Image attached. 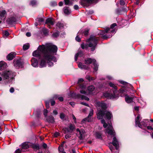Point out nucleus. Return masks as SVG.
<instances>
[{
    "instance_id": "nucleus-1",
    "label": "nucleus",
    "mask_w": 153,
    "mask_h": 153,
    "mask_svg": "<svg viewBox=\"0 0 153 153\" xmlns=\"http://www.w3.org/2000/svg\"><path fill=\"white\" fill-rule=\"evenodd\" d=\"M54 50H51L50 52L47 51L44 52V54L43 55L42 58L40 60L39 64V67L43 68L45 67L48 63V65L51 66L53 65V63L51 61L54 62L56 61V58L54 56L56 54L57 50V48L55 47Z\"/></svg>"
},
{
    "instance_id": "nucleus-2",
    "label": "nucleus",
    "mask_w": 153,
    "mask_h": 153,
    "mask_svg": "<svg viewBox=\"0 0 153 153\" xmlns=\"http://www.w3.org/2000/svg\"><path fill=\"white\" fill-rule=\"evenodd\" d=\"M96 105L98 110V112L97 113V117L99 119H102L105 115L108 119H110L111 118L112 115L110 112L107 111H103L101 110H99L100 108L102 110H105L106 108V105L105 103L103 102H98L97 103Z\"/></svg>"
},
{
    "instance_id": "nucleus-3",
    "label": "nucleus",
    "mask_w": 153,
    "mask_h": 153,
    "mask_svg": "<svg viewBox=\"0 0 153 153\" xmlns=\"http://www.w3.org/2000/svg\"><path fill=\"white\" fill-rule=\"evenodd\" d=\"M55 47L57 48L56 46L52 45L51 43H46L45 45H40L36 50L33 52V55L35 57H38L40 56L42 53L44 55V52L46 51L50 52L51 50H54L53 48Z\"/></svg>"
},
{
    "instance_id": "nucleus-4",
    "label": "nucleus",
    "mask_w": 153,
    "mask_h": 153,
    "mask_svg": "<svg viewBox=\"0 0 153 153\" xmlns=\"http://www.w3.org/2000/svg\"><path fill=\"white\" fill-rule=\"evenodd\" d=\"M101 123L103 124V126L105 128L108 127L105 130V132L106 134H108V137L109 135H114V131L112 125H108L106 123L104 119H102L101 120Z\"/></svg>"
},
{
    "instance_id": "nucleus-5",
    "label": "nucleus",
    "mask_w": 153,
    "mask_h": 153,
    "mask_svg": "<svg viewBox=\"0 0 153 153\" xmlns=\"http://www.w3.org/2000/svg\"><path fill=\"white\" fill-rule=\"evenodd\" d=\"M109 85L110 87H112L114 89V90L113 91V94L106 93L104 94V96L108 99H111L116 98L117 97L116 94L117 89V86L112 82H109Z\"/></svg>"
},
{
    "instance_id": "nucleus-6",
    "label": "nucleus",
    "mask_w": 153,
    "mask_h": 153,
    "mask_svg": "<svg viewBox=\"0 0 153 153\" xmlns=\"http://www.w3.org/2000/svg\"><path fill=\"white\" fill-rule=\"evenodd\" d=\"M98 39L95 37H91L88 39L89 43L88 44L89 47L91 48L92 51H94L95 49L97 43Z\"/></svg>"
},
{
    "instance_id": "nucleus-7",
    "label": "nucleus",
    "mask_w": 153,
    "mask_h": 153,
    "mask_svg": "<svg viewBox=\"0 0 153 153\" xmlns=\"http://www.w3.org/2000/svg\"><path fill=\"white\" fill-rule=\"evenodd\" d=\"M2 76L5 79H13L15 76V73L10 71H6L1 74Z\"/></svg>"
},
{
    "instance_id": "nucleus-8",
    "label": "nucleus",
    "mask_w": 153,
    "mask_h": 153,
    "mask_svg": "<svg viewBox=\"0 0 153 153\" xmlns=\"http://www.w3.org/2000/svg\"><path fill=\"white\" fill-rule=\"evenodd\" d=\"M139 117V116H138L135 119L136 126H138L142 129L141 132L144 135H148L150 133V132L146 129V128H144L143 126L141 125V124L138 120Z\"/></svg>"
},
{
    "instance_id": "nucleus-9",
    "label": "nucleus",
    "mask_w": 153,
    "mask_h": 153,
    "mask_svg": "<svg viewBox=\"0 0 153 153\" xmlns=\"http://www.w3.org/2000/svg\"><path fill=\"white\" fill-rule=\"evenodd\" d=\"M120 92L121 94V96H123L124 95L126 96L125 98V100L126 102L128 103H130L133 101V98L132 97H130L126 95V92L125 88H122L120 90Z\"/></svg>"
},
{
    "instance_id": "nucleus-10",
    "label": "nucleus",
    "mask_w": 153,
    "mask_h": 153,
    "mask_svg": "<svg viewBox=\"0 0 153 153\" xmlns=\"http://www.w3.org/2000/svg\"><path fill=\"white\" fill-rule=\"evenodd\" d=\"M115 31L114 29H113L109 28H107L105 30V31L102 32L101 33V37L104 39H107V38H110L112 36V35L111 36H107L106 35H105V33H114Z\"/></svg>"
},
{
    "instance_id": "nucleus-11",
    "label": "nucleus",
    "mask_w": 153,
    "mask_h": 153,
    "mask_svg": "<svg viewBox=\"0 0 153 153\" xmlns=\"http://www.w3.org/2000/svg\"><path fill=\"white\" fill-rule=\"evenodd\" d=\"M98 0H81L80 3L84 6H88L89 4L93 3H96Z\"/></svg>"
},
{
    "instance_id": "nucleus-12",
    "label": "nucleus",
    "mask_w": 153,
    "mask_h": 153,
    "mask_svg": "<svg viewBox=\"0 0 153 153\" xmlns=\"http://www.w3.org/2000/svg\"><path fill=\"white\" fill-rule=\"evenodd\" d=\"M138 116H139V117L138 120L141 124V125H142L144 128H146V126L148 125V123H149V120L148 119H143L141 122H140L141 118H140L141 117L140 114H138L136 118Z\"/></svg>"
},
{
    "instance_id": "nucleus-13",
    "label": "nucleus",
    "mask_w": 153,
    "mask_h": 153,
    "mask_svg": "<svg viewBox=\"0 0 153 153\" xmlns=\"http://www.w3.org/2000/svg\"><path fill=\"white\" fill-rule=\"evenodd\" d=\"M93 110H91L90 112L88 117L83 119L82 120V122L83 123L84 121H87L88 122H91L92 120L91 117L93 115Z\"/></svg>"
},
{
    "instance_id": "nucleus-14",
    "label": "nucleus",
    "mask_w": 153,
    "mask_h": 153,
    "mask_svg": "<svg viewBox=\"0 0 153 153\" xmlns=\"http://www.w3.org/2000/svg\"><path fill=\"white\" fill-rule=\"evenodd\" d=\"M13 64L16 67L19 68L22 65V63L20 60L18 59H16L14 60Z\"/></svg>"
},
{
    "instance_id": "nucleus-15",
    "label": "nucleus",
    "mask_w": 153,
    "mask_h": 153,
    "mask_svg": "<svg viewBox=\"0 0 153 153\" xmlns=\"http://www.w3.org/2000/svg\"><path fill=\"white\" fill-rule=\"evenodd\" d=\"M115 135V132H114V135H111L112 136H114V137L113 138V141L111 143L114 146L116 147L117 149V147L118 145V142L116 139V137L114 136Z\"/></svg>"
},
{
    "instance_id": "nucleus-16",
    "label": "nucleus",
    "mask_w": 153,
    "mask_h": 153,
    "mask_svg": "<svg viewBox=\"0 0 153 153\" xmlns=\"http://www.w3.org/2000/svg\"><path fill=\"white\" fill-rule=\"evenodd\" d=\"M96 62V60L95 59H91L90 58L86 59L85 60V63L86 64H90L91 63H92L93 64Z\"/></svg>"
},
{
    "instance_id": "nucleus-17",
    "label": "nucleus",
    "mask_w": 153,
    "mask_h": 153,
    "mask_svg": "<svg viewBox=\"0 0 153 153\" xmlns=\"http://www.w3.org/2000/svg\"><path fill=\"white\" fill-rule=\"evenodd\" d=\"M76 131L78 132L79 133V134L80 136L79 137V138L80 140H82L84 134L85 133V131L83 129H81L80 130L79 128L76 129Z\"/></svg>"
},
{
    "instance_id": "nucleus-18",
    "label": "nucleus",
    "mask_w": 153,
    "mask_h": 153,
    "mask_svg": "<svg viewBox=\"0 0 153 153\" xmlns=\"http://www.w3.org/2000/svg\"><path fill=\"white\" fill-rule=\"evenodd\" d=\"M55 21L54 19L53 18H49L47 19L45 23L49 25L50 24L51 25H53L54 24Z\"/></svg>"
},
{
    "instance_id": "nucleus-19",
    "label": "nucleus",
    "mask_w": 153,
    "mask_h": 153,
    "mask_svg": "<svg viewBox=\"0 0 153 153\" xmlns=\"http://www.w3.org/2000/svg\"><path fill=\"white\" fill-rule=\"evenodd\" d=\"M31 65L34 67L38 66V62L37 60L34 58H33L31 60Z\"/></svg>"
},
{
    "instance_id": "nucleus-20",
    "label": "nucleus",
    "mask_w": 153,
    "mask_h": 153,
    "mask_svg": "<svg viewBox=\"0 0 153 153\" xmlns=\"http://www.w3.org/2000/svg\"><path fill=\"white\" fill-rule=\"evenodd\" d=\"M15 55L16 53L15 52H11L7 56V58L9 60H11L15 57Z\"/></svg>"
},
{
    "instance_id": "nucleus-21",
    "label": "nucleus",
    "mask_w": 153,
    "mask_h": 153,
    "mask_svg": "<svg viewBox=\"0 0 153 153\" xmlns=\"http://www.w3.org/2000/svg\"><path fill=\"white\" fill-rule=\"evenodd\" d=\"M30 146L35 151H36L39 149V145L38 144L30 143Z\"/></svg>"
},
{
    "instance_id": "nucleus-22",
    "label": "nucleus",
    "mask_w": 153,
    "mask_h": 153,
    "mask_svg": "<svg viewBox=\"0 0 153 153\" xmlns=\"http://www.w3.org/2000/svg\"><path fill=\"white\" fill-rule=\"evenodd\" d=\"M63 11L65 15H68L71 13V10L68 7H65L64 8Z\"/></svg>"
},
{
    "instance_id": "nucleus-23",
    "label": "nucleus",
    "mask_w": 153,
    "mask_h": 153,
    "mask_svg": "<svg viewBox=\"0 0 153 153\" xmlns=\"http://www.w3.org/2000/svg\"><path fill=\"white\" fill-rule=\"evenodd\" d=\"M47 121L50 123H53L54 122V118L52 116H49L46 118Z\"/></svg>"
},
{
    "instance_id": "nucleus-24",
    "label": "nucleus",
    "mask_w": 153,
    "mask_h": 153,
    "mask_svg": "<svg viewBox=\"0 0 153 153\" xmlns=\"http://www.w3.org/2000/svg\"><path fill=\"white\" fill-rule=\"evenodd\" d=\"M83 55L82 52L80 51H78L75 54V59L76 61H77L78 57L79 56H81Z\"/></svg>"
},
{
    "instance_id": "nucleus-25",
    "label": "nucleus",
    "mask_w": 153,
    "mask_h": 153,
    "mask_svg": "<svg viewBox=\"0 0 153 153\" xmlns=\"http://www.w3.org/2000/svg\"><path fill=\"white\" fill-rule=\"evenodd\" d=\"M30 147V144L29 145L28 143H25L22 144V148L23 149H26Z\"/></svg>"
},
{
    "instance_id": "nucleus-26",
    "label": "nucleus",
    "mask_w": 153,
    "mask_h": 153,
    "mask_svg": "<svg viewBox=\"0 0 153 153\" xmlns=\"http://www.w3.org/2000/svg\"><path fill=\"white\" fill-rule=\"evenodd\" d=\"M79 67L81 69H87L88 68V67L85 65H83L82 63H79L78 65Z\"/></svg>"
},
{
    "instance_id": "nucleus-27",
    "label": "nucleus",
    "mask_w": 153,
    "mask_h": 153,
    "mask_svg": "<svg viewBox=\"0 0 153 153\" xmlns=\"http://www.w3.org/2000/svg\"><path fill=\"white\" fill-rule=\"evenodd\" d=\"M6 65V64L4 62H0V70H3Z\"/></svg>"
},
{
    "instance_id": "nucleus-28",
    "label": "nucleus",
    "mask_w": 153,
    "mask_h": 153,
    "mask_svg": "<svg viewBox=\"0 0 153 153\" xmlns=\"http://www.w3.org/2000/svg\"><path fill=\"white\" fill-rule=\"evenodd\" d=\"M6 11L4 10L0 11V20L2 19V18L4 17L5 15L6 14Z\"/></svg>"
},
{
    "instance_id": "nucleus-29",
    "label": "nucleus",
    "mask_w": 153,
    "mask_h": 153,
    "mask_svg": "<svg viewBox=\"0 0 153 153\" xmlns=\"http://www.w3.org/2000/svg\"><path fill=\"white\" fill-rule=\"evenodd\" d=\"M80 88H82L80 91V93L82 94H87L86 92L85 91V87H82V85H80Z\"/></svg>"
},
{
    "instance_id": "nucleus-30",
    "label": "nucleus",
    "mask_w": 153,
    "mask_h": 153,
    "mask_svg": "<svg viewBox=\"0 0 153 153\" xmlns=\"http://www.w3.org/2000/svg\"><path fill=\"white\" fill-rule=\"evenodd\" d=\"M36 20L38 22L39 24H41L42 22L44 21V19L41 18H37Z\"/></svg>"
},
{
    "instance_id": "nucleus-31",
    "label": "nucleus",
    "mask_w": 153,
    "mask_h": 153,
    "mask_svg": "<svg viewBox=\"0 0 153 153\" xmlns=\"http://www.w3.org/2000/svg\"><path fill=\"white\" fill-rule=\"evenodd\" d=\"M95 136L98 138L101 139L102 138V134L100 132H96L95 133Z\"/></svg>"
},
{
    "instance_id": "nucleus-32",
    "label": "nucleus",
    "mask_w": 153,
    "mask_h": 153,
    "mask_svg": "<svg viewBox=\"0 0 153 153\" xmlns=\"http://www.w3.org/2000/svg\"><path fill=\"white\" fill-rule=\"evenodd\" d=\"M94 88H95L94 86L91 85L88 87V90L89 91L92 92L94 90Z\"/></svg>"
},
{
    "instance_id": "nucleus-33",
    "label": "nucleus",
    "mask_w": 153,
    "mask_h": 153,
    "mask_svg": "<svg viewBox=\"0 0 153 153\" xmlns=\"http://www.w3.org/2000/svg\"><path fill=\"white\" fill-rule=\"evenodd\" d=\"M93 64L94 65V70L93 71V72H96L97 70L98 66L96 62H94V63H93Z\"/></svg>"
},
{
    "instance_id": "nucleus-34",
    "label": "nucleus",
    "mask_w": 153,
    "mask_h": 153,
    "mask_svg": "<svg viewBox=\"0 0 153 153\" xmlns=\"http://www.w3.org/2000/svg\"><path fill=\"white\" fill-rule=\"evenodd\" d=\"M30 46L29 44H27L24 45L23 46V49L24 50H27L28 49Z\"/></svg>"
},
{
    "instance_id": "nucleus-35",
    "label": "nucleus",
    "mask_w": 153,
    "mask_h": 153,
    "mask_svg": "<svg viewBox=\"0 0 153 153\" xmlns=\"http://www.w3.org/2000/svg\"><path fill=\"white\" fill-rule=\"evenodd\" d=\"M80 96V97L81 98V99H82V100H87V101H88L89 100V98H88V97L85 96H83V95H79Z\"/></svg>"
},
{
    "instance_id": "nucleus-36",
    "label": "nucleus",
    "mask_w": 153,
    "mask_h": 153,
    "mask_svg": "<svg viewBox=\"0 0 153 153\" xmlns=\"http://www.w3.org/2000/svg\"><path fill=\"white\" fill-rule=\"evenodd\" d=\"M75 126L74 125L70 124L69 126V128L70 130L71 131H73L75 128Z\"/></svg>"
},
{
    "instance_id": "nucleus-37",
    "label": "nucleus",
    "mask_w": 153,
    "mask_h": 153,
    "mask_svg": "<svg viewBox=\"0 0 153 153\" xmlns=\"http://www.w3.org/2000/svg\"><path fill=\"white\" fill-rule=\"evenodd\" d=\"M56 25L60 28L63 27L64 26L63 24L60 22H58L57 24Z\"/></svg>"
},
{
    "instance_id": "nucleus-38",
    "label": "nucleus",
    "mask_w": 153,
    "mask_h": 153,
    "mask_svg": "<svg viewBox=\"0 0 153 153\" xmlns=\"http://www.w3.org/2000/svg\"><path fill=\"white\" fill-rule=\"evenodd\" d=\"M36 1L32 0L30 1V4L32 6H34L36 5Z\"/></svg>"
},
{
    "instance_id": "nucleus-39",
    "label": "nucleus",
    "mask_w": 153,
    "mask_h": 153,
    "mask_svg": "<svg viewBox=\"0 0 153 153\" xmlns=\"http://www.w3.org/2000/svg\"><path fill=\"white\" fill-rule=\"evenodd\" d=\"M65 114L64 113H62L60 114V118L61 119H64L65 117Z\"/></svg>"
},
{
    "instance_id": "nucleus-40",
    "label": "nucleus",
    "mask_w": 153,
    "mask_h": 153,
    "mask_svg": "<svg viewBox=\"0 0 153 153\" xmlns=\"http://www.w3.org/2000/svg\"><path fill=\"white\" fill-rule=\"evenodd\" d=\"M59 149L60 152H62L63 151V146L62 145H61L59 147Z\"/></svg>"
},
{
    "instance_id": "nucleus-41",
    "label": "nucleus",
    "mask_w": 153,
    "mask_h": 153,
    "mask_svg": "<svg viewBox=\"0 0 153 153\" xmlns=\"http://www.w3.org/2000/svg\"><path fill=\"white\" fill-rule=\"evenodd\" d=\"M86 78L87 79H88L89 81L94 79H93V78L92 77L89 76H86Z\"/></svg>"
},
{
    "instance_id": "nucleus-42",
    "label": "nucleus",
    "mask_w": 153,
    "mask_h": 153,
    "mask_svg": "<svg viewBox=\"0 0 153 153\" xmlns=\"http://www.w3.org/2000/svg\"><path fill=\"white\" fill-rule=\"evenodd\" d=\"M89 30L86 29L84 32V34L85 36H86L88 35L89 33Z\"/></svg>"
},
{
    "instance_id": "nucleus-43",
    "label": "nucleus",
    "mask_w": 153,
    "mask_h": 153,
    "mask_svg": "<svg viewBox=\"0 0 153 153\" xmlns=\"http://www.w3.org/2000/svg\"><path fill=\"white\" fill-rule=\"evenodd\" d=\"M48 111L47 110L45 109L44 111V115L45 117H46L47 115V113H48Z\"/></svg>"
},
{
    "instance_id": "nucleus-44",
    "label": "nucleus",
    "mask_w": 153,
    "mask_h": 153,
    "mask_svg": "<svg viewBox=\"0 0 153 153\" xmlns=\"http://www.w3.org/2000/svg\"><path fill=\"white\" fill-rule=\"evenodd\" d=\"M65 4L66 5H69L70 4V1L69 0H64Z\"/></svg>"
},
{
    "instance_id": "nucleus-45",
    "label": "nucleus",
    "mask_w": 153,
    "mask_h": 153,
    "mask_svg": "<svg viewBox=\"0 0 153 153\" xmlns=\"http://www.w3.org/2000/svg\"><path fill=\"white\" fill-rule=\"evenodd\" d=\"M59 36V34L58 33H53L52 34V36L54 37H57Z\"/></svg>"
},
{
    "instance_id": "nucleus-46",
    "label": "nucleus",
    "mask_w": 153,
    "mask_h": 153,
    "mask_svg": "<svg viewBox=\"0 0 153 153\" xmlns=\"http://www.w3.org/2000/svg\"><path fill=\"white\" fill-rule=\"evenodd\" d=\"M139 101V100L138 97L134 96V103H135V102H140Z\"/></svg>"
},
{
    "instance_id": "nucleus-47",
    "label": "nucleus",
    "mask_w": 153,
    "mask_h": 153,
    "mask_svg": "<svg viewBox=\"0 0 153 153\" xmlns=\"http://www.w3.org/2000/svg\"><path fill=\"white\" fill-rule=\"evenodd\" d=\"M120 4L121 5H124L125 4V3L123 0H120Z\"/></svg>"
},
{
    "instance_id": "nucleus-48",
    "label": "nucleus",
    "mask_w": 153,
    "mask_h": 153,
    "mask_svg": "<svg viewBox=\"0 0 153 153\" xmlns=\"http://www.w3.org/2000/svg\"><path fill=\"white\" fill-rule=\"evenodd\" d=\"M146 128H147V129L148 130H153V128L151 126H150L147 125V126H146Z\"/></svg>"
},
{
    "instance_id": "nucleus-49",
    "label": "nucleus",
    "mask_w": 153,
    "mask_h": 153,
    "mask_svg": "<svg viewBox=\"0 0 153 153\" xmlns=\"http://www.w3.org/2000/svg\"><path fill=\"white\" fill-rule=\"evenodd\" d=\"M117 25V24L116 23H113L110 26L111 29H112L114 27Z\"/></svg>"
},
{
    "instance_id": "nucleus-50",
    "label": "nucleus",
    "mask_w": 153,
    "mask_h": 153,
    "mask_svg": "<svg viewBox=\"0 0 153 153\" xmlns=\"http://www.w3.org/2000/svg\"><path fill=\"white\" fill-rule=\"evenodd\" d=\"M140 106H134V110L138 111H139V108Z\"/></svg>"
},
{
    "instance_id": "nucleus-51",
    "label": "nucleus",
    "mask_w": 153,
    "mask_h": 153,
    "mask_svg": "<svg viewBox=\"0 0 153 153\" xmlns=\"http://www.w3.org/2000/svg\"><path fill=\"white\" fill-rule=\"evenodd\" d=\"M42 31L45 34H46L48 32V30L45 28H43L42 30Z\"/></svg>"
},
{
    "instance_id": "nucleus-52",
    "label": "nucleus",
    "mask_w": 153,
    "mask_h": 153,
    "mask_svg": "<svg viewBox=\"0 0 153 153\" xmlns=\"http://www.w3.org/2000/svg\"><path fill=\"white\" fill-rule=\"evenodd\" d=\"M76 40L77 42H79L81 41V39L78 36H77L76 37Z\"/></svg>"
},
{
    "instance_id": "nucleus-53",
    "label": "nucleus",
    "mask_w": 153,
    "mask_h": 153,
    "mask_svg": "<svg viewBox=\"0 0 153 153\" xmlns=\"http://www.w3.org/2000/svg\"><path fill=\"white\" fill-rule=\"evenodd\" d=\"M59 133L57 132H56L54 134V137H57L59 136Z\"/></svg>"
},
{
    "instance_id": "nucleus-54",
    "label": "nucleus",
    "mask_w": 153,
    "mask_h": 153,
    "mask_svg": "<svg viewBox=\"0 0 153 153\" xmlns=\"http://www.w3.org/2000/svg\"><path fill=\"white\" fill-rule=\"evenodd\" d=\"M49 103L48 101H46L45 102V104L46 106V107L47 108H49Z\"/></svg>"
},
{
    "instance_id": "nucleus-55",
    "label": "nucleus",
    "mask_w": 153,
    "mask_h": 153,
    "mask_svg": "<svg viewBox=\"0 0 153 153\" xmlns=\"http://www.w3.org/2000/svg\"><path fill=\"white\" fill-rule=\"evenodd\" d=\"M14 89L13 87H11L10 90V91L11 93H13L14 92Z\"/></svg>"
},
{
    "instance_id": "nucleus-56",
    "label": "nucleus",
    "mask_w": 153,
    "mask_h": 153,
    "mask_svg": "<svg viewBox=\"0 0 153 153\" xmlns=\"http://www.w3.org/2000/svg\"><path fill=\"white\" fill-rule=\"evenodd\" d=\"M9 33L7 31H5L4 33V35L7 36L9 35Z\"/></svg>"
},
{
    "instance_id": "nucleus-57",
    "label": "nucleus",
    "mask_w": 153,
    "mask_h": 153,
    "mask_svg": "<svg viewBox=\"0 0 153 153\" xmlns=\"http://www.w3.org/2000/svg\"><path fill=\"white\" fill-rule=\"evenodd\" d=\"M65 133H66L68 132H69L70 131L67 128H65L64 129Z\"/></svg>"
},
{
    "instance_id": "nucleus-58",
    "label": "nucleus",
    "mask_w": 153,
    "mask_h": 153,
    "mask_svg": "<svg viewBox=\"0 0 153 153\" xmlns=\"http://www.w3.org/2000/svg\"><path fill=\"white\" fill-rule=\"evenodd\" d=\"M120 82L121 83V84H123V85H126L127 84V82H125V81H120Z\"/></svg>"
},
{
    "instance_id": "nucleus-59",
    "label": "nucleus",
    "mask_w": 153,
    "mask_h": 153,
    "mask_svg": "<svg viewBox=\"0 0 153 153\" xmlns=\"http://www.w3.org/2000/svg\"><path fill=\"white\" fill-rule=\"evenodd\" d=\"M72 117L73 118V119L74 120V123H76V117H75V116L73 114L72 115Z\"/></svg>"
},
{
    "instance_id": "nucleus-60",
    "label": "nucleus",
    "mask_w": 153,
    "mask_h": 153,
    "mask_svg": "<svg viewBox=\"0 0 153 153\" xmlns=\"http://www.w3.org/2000/svg\"><path fill=\"white\" fill-rule=\"evenodd\" d=\"M47 145L45 143H43L42 144V147L44 148V149H46L47 147Z\"/></svg>"
},
{
    "instance_id": "nucleus-61",
    "label": "nucleus",
    "mask_w": 153,
    "mask_h": 153,
    "mask_svg": "<svg viewBox=\"0 0 153 153\" xmlns=\"http://www.w3.org/2000/svg\"><path fill=\"white\" fill-rule=\"evenodd\" d=\"M58 99L60 101H62L63 100V98L62 97H59L58 98Z\"/></svg>"
},
{
    "instance_id": "nucleus-62",
    "label": "nucleus",
    "mask_w": 153,
    "mask_h": 153,
    "mask_svg": "<svg viewBox=\"0 0 153 153\" xmlns=\"http://www.w3.org/2000/svg\"><path fill=\"white\" fill-rule=\"evenodd\" d=\"M74 8L75 10H76L79 9V7L77 5H75L74 6Z\"/></svg>"
},
{
    "instance_id": "nucleus-63",
    "label": "nucleus",
    "mask_w": 153,
    "mask_h": 153,
    "mask_svg": "<svg viewBox=\"0 0 153 153\" xmlns=\"http://www.w3.org/2000/svg\"><path fill=\"white\" fill-rule=\"evenodd\" d=\"M53 114L55 115H56L58 114L57 111L55 110L53 111Z\"/></svg>"
},
{
    "instance_id": "nucleus-64",
    "label": "nucleus",
    "mask_w": 153,
    "mask_h": 153,
    "mask_svg": "<svg viewBox=\"0 0 153 153\" xmlns=\"http://www.w3.org/2000/svg\"><path fill=\"white\" fill-rule=\"evenodd\" d=\"M21 152V151L20 149H18L16 151V153H20Z\"/></svg>"
}]
</instances>
